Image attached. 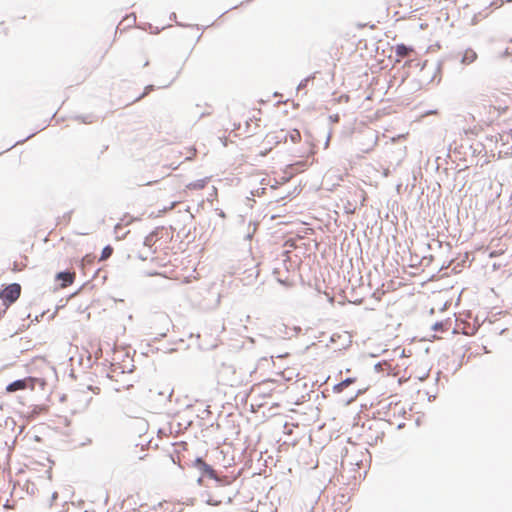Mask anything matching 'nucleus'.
Wrapping results in <instances>:
<instances>
[{
  "label": "nucleus",
  "mask_w": 512,
  "mask_h": 512,
  "mask_svg": "<svg viewBox=\"0 0 512 512\" xmlns=\"http://www.w3.org/2000/svg\"><path fill=\"white\" fill-rule=\"evenodd\" d=\"M288 131L285 129H274L268 132L264 138L254 146L255 153L260 156L267 155L278 144L286 142Z\"/></svg>",
  "instance_id": "obj_1"
},
{
  "label": "nucleus",
  "mask_w": 512,
  "mask_h": 512,
  "mask_svg": "<svg viewBox=\"0 0 512 512\" xmlns=\"http://www.w3.org/2000/svg\"><path fill=\"white\" fill-rule=\"evenodd\" d=\"M261 111L256 108H252L248 111H246L243 114V117L245 118V128L242 130L241 125L239 124L236 130L238 131L239 136H246L251 134L257 127H259V122L261 120L260 118Z\"/></svg>",
  "instance_id": "obj_2"
},
{
  "label": "nucleus",
  "mask_w": 512,
  "mask_h": 512,
  "mask_svg": "<svg viewBox=\"0 0 512 512\" xmlns=\"http://www.w3.org/2000/svg\"><path fill=\"white\" fill-rule=\"evenodd\" d=\"M218 383L223 386L237 387L241 384V380L233 366L223 364L218 370Z\"/></svg>",
  "instance_id": "obj_3"
},
{
  "label": "nucleus",
  "mask_w": 512,
  "mask_h": 512,
  "mask_svg": "<svg viewBox=\"0 0 512 512\" xmlns=\"http://www.w3.org/2000/svg\"><path fill=\"white\" fill-rule=\"evenodd\" d=\"M194 467L198 468L200 471L203 472V474H205L209 478L214 479L225 485L231 484L235 480V478H230L228 476L219 478L216 471L201 458H197L194 461Z\"/></svg>",
  "instance_id": "obj_4"
},
{
  "label": "nucleus",
  "mask_w": 512,
  "mask_h": 512,
  "mask_svg": "<svg viewBox=\"0 0 512 512\" xmlns=\"http://www.w3.org/2000/svg\"><path fill=\"white\" fill-rule=\"evenodd\" d=\"M20 294L21 286L17 283H13L0 292V298L3 300L4 304L10 305L20 297Z\"/></svg>",
  "instance_id": "obj_5"
},
{
  "label": "nucleus",
  "mask_w": 512,
  "mask_h": 512,
  "mask_svg": "<svg viewBox=\"0 0 512 512\" xmlns=\"http://www.w3.org/2000/svg\"><path fill=\"white\" fill-rule=\"evenodd\" d=\"M510 97L507 94H500L498 96H494V100L492 101L490 108L496 111L498 115L506 113L509 109Z\"/></svg>",
  "instance_id": "obj_6"
},
{
  "label": "nucleus",
  "mask_w": 512,
  "mask_h": 512,
  "mask_svg": "<svg viewBox=\"0 0 512 512\" xmlns=\"http://www.w3.org/2000/svg\"><path fill=\"white\" fill-rule=\"evenodd\" d=\"M279 385L273 380H267L255 387V392L262 396H269L275 391Z\"/></svg>",
  "instance_id": "obj_7"
},
{
  "label": "nucleus",
  "mask_w": 512,
  "mask_h": 512,
  "mask_svg": "<svg viewBox=\"0 0 512 512\" xmlns=\"http://www.w3.org/2000/svg\"><path fill=\"white\" fill-rule=\"evenodd\" d=\"M75 277L76 275L74 272H59L56 275V279L61 281V288H66L70 286L74 282Z\"/></svg>",
  "instance_id": "obj_8"
},
{
  "label": "nucleus",
  "mask_w": 512,
  "mask_h": 512,
  "mask_svg": "<svg viewBox=\"0 0 512 512\" xmlns=\"http://www.w3.org/2000/svg\"><path fill=\"white\" fill-rule=\"evenodd\" d=\"M412 52H414L413 47H408L405 44H398L395 46V54H396V63H399L401 59L408 57Z\"/></svg>",
  "instance_id": "obj_9"
},
{
  "label": "nucleus",
  "mask_w": 512,
  "mask_h": 512,
  "mask_svg": "<svg viewBox=\"0 0 512 512\" xmlns=\"http://www.w3.org/2000/svg\"><path fill=\"white\" fill-rule=\"evenodd\" d=\"M23 380L26 383V389H30V390H34L37 385L41 386V387H44L46 385V381L41 378L27 377Z\"/></svg>",
  "instance_id": "obj_10"
},
{
  "label": "nucleus",
  "mask_w": 512,
  "mask_h": 512,
  "mask_svg": "<svg viewBox=\"0 0 512 512\" xmlns=\"http://www.w3.org/2000/svg\"><path fill=\"white\" fill-rule=\"evenodd\" d=\"M180 156L185 160H192L195 158L197 150L193 146L184 147L183 150L178 151Z\"/></svg>",
  "instance_id": "obj_11"
},
{
  "label": "nucleus",
  "mask_w": 512,
  "mask_h": 512,
  "mask_svg": "<svg viewBox=\"0 0 512 512\" xmlns=\"http://www.w3.org/2000/svg\"><path fill=\"white\" fill-rule=\"evenodd\" d=\"M477 59V54L473 49H466L463 52L461 62L465 65L473 63Z\"/></svg>",
  "instance_id": "obj_12"
},
{
  "label": "nucleus",
  "mask_w": 512,
  "mask_h": 512,
  "mask_svg": "<svg viewBox=\"0 0 512 512\" xmlns=\"http://www.w3.org/2000/svg\"><path fill=\"white\" fill-rule=\"evenodd\" d=\"M26 389V383L23 379H20V380H16L12 383H10L7 387H6V391L8 393H12V392H15V391H18V390H25Z\"/></svg>",
  "instance_id": "obj_13"
},
{
  "label": "nucleus",
  "mask_w": 512,
  "mask_h": 512,
  "mask_svg": "<svg viewBox=\"0 0 512 512\" xmlns=\"http://www.w3.org/2000/svg\"><path fill=\"white\" fill-rule=\"evenodd\" d=\"M306 167H307V161L301 160V161H298L296 163L289 165L288 169L291 170V173H294V172L298 173V172L304 171Z\"/></svg>",
  "instance_id": "obj_14"
},
{
  "label": "nucleus",
  "mask_w": 512,
  "mask_h": 512,
  "mask_svg": "<svg viewBox=\"0 0 512 512\" xmlns=\"http://www.w3.org/2000/svg\"><path fill=\"white\" fill-rule=\"evenodd\" d=\"M206 184L207 181L205 179H200L195 182L187 184L186 188L189 190H201L206 186Z\"/></svg>",
  "instance_id": "obj_15"
},
{
  "label": "nucleus",
  "mask_w": 512,
  "mask_h": 512,
  "mask_svg": "<svg viewBox=\"0 0 512 512\" xmlns=\"http://www.w3.org/2000/svg\"><path fill=\"white\" fill-rule=\"evenodd\" d=\"M354 382V379L352 378H347L345 380H343L342 382L338 383L336 386H335V391L336 392H342L345 388H347L350 384H352Z\"/></svg>",
  "instance_id": "obj_16"
},
{
  "label": "nucleus",
  "mask_w": 512,
  "mask_h": 512,
  "mask_svg": "<svg viewBox=\"0 0 512 512\" xmlns=\"http://www.w3.org/2000/svg\"><path fill=\"white\" fill-rule=\"evenodd\" d=\"M157 235H158V232L155 231V232H152L151 234H149L146 238H145V245L149 246V247H153L156 243V240H157Z\"/></svg>",
  "instance_id": "obj_17"
},
{
  "label": "nucleus",
  "mask_w": 512,
  "mask_h": 512,
  "mask_svg": "<svg viewBox=\"0 0 512 512\" xmlns=\"http://www.w3.org/2000/svg\"><path fill=\"white\" fill-rule=\"evenodd\" d=\"M288 136L292 143H297L301 140V134L297 129H293L290 132H288Z\"/></svg>",
  "instance_id": "obj_18"
},
{
  "label": "nucleus",
  "mask_w": 512,
  "mask_h": 512,
  "mask_svg": "<svg viewBox=\"0 0 512 512\" xmlns=\"http://www.w3.org/2000/svg\"><path fill=\"white\" fill-rule=\"evenodd\" d=\"M113 253V248L111 246H106L103 248L102 250V253H101V256H100V260L101 261H104L106 259H108Z\"/></svg>",
  "instance_id": "obj_19"
},
{
  "label": "nucleus",
  "mask_w": 512,
  "mask_h": 512,
  "mask_svg": "<svg viewBox=\"0 0 512 512\" xmlns=\"http://www.w3.org/2000/svg\"><path fill=\"white\" fill-rule=\"evenodd\" d=\"M153 89V86H147L145 87V90L143 93H141L138 97L135 98L134 101H139L141 100L142 98H144L146 95H148V93Z\"/></svg>",
  "instance_id": "obj_20"
},
{
  "label": "nucleus",
  "mask_w": 512,
  "mask_h": 512,
  "mask_svg": "<svg viewBox=\"0 0 512 512\" xmlns=\"http://www.w3.org/2000/svg\"><path fill=\"white\" fill-rule=\"evenodd\" d=\"M139 64L142 66V67H146L148 64H149V59L146 55H143L142 58L140 59L139 61Z\"/></svg>",
  "instance_id": "obj_21"
},
{
  "label": "nucleus",
  "mask_w": 512,
  "mask_h": 512,
  "mask_svg": "<svg viewBox=\"0 0 512 512\" xmlns=\"http://www.w3.org/2000/svg\"><path fill=\"white\" fill-rule=\"evenodd\" d=\"M180 201H173L171 205L165 209V211L172 210Z\"/></svg>",
  "instance_id": "obj_22"
},
{
  "label": "nucleus",
  "mask_w": 512,
  "mask_h": 512,
  "mask_svg": "<svg viewBox=\"0 0 512 512\" xmlns=\"http://www.w3.org/2000/svg\"><path fill=\"white\" fill-rule=\"evenodd\" d=\"M208 503L211 504V505H219L221 503V501H216V500H213V499H209Z\"/></svg>",
  "instance_id": "obj_23"
}]
</instances>
